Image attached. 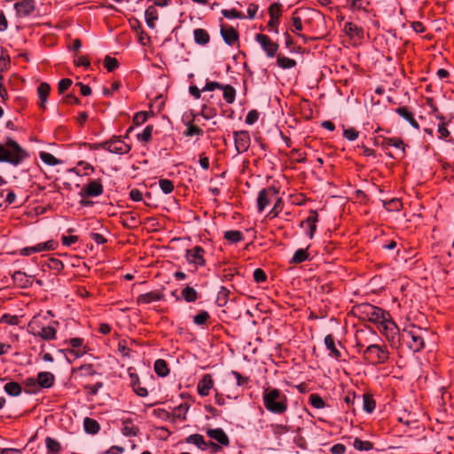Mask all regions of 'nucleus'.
I'll list each match as a JSON object with an SVG mask.
<instances>
[{"mask_svg":"<svg viewBox=\"0 0 454 454\" xmlns=\"http://www.w3.org/2000/svg\"><path fill=\"white\" fill-rule=\"evenodd\" d=\"M29 158L28 151L12 137H8L4 143L0 142V163L17 167Z\"/></svg>","mask_w":454,"mask_h":454,"instance_id":"nucleus-1","label":"nucleus"},{"mask_svg":"<svg viewBox=\"0 0 454 454\" xmlns=\"http://www.w3.org/2000/svg\"><path fill=\"white\" fill-rule=\"evenodd\" d=\"M427 333L426 328L419 327L414 324L404 327L399 335V338H401L399 349L405 347L412 353L422 351L425 348V334Z\"/></svg>","mask_w":454,"mask_h":454,"instance_id":"nucleus-2","label":"nucleus"},{"mask_svg":"<svg viewBox=\"0 0 454 454\" xmlns=\"http://www.w3.org/2000/svg\"><path fill=\"white\" fill-rule=\"evenodd\" d=\"M262 402L265 409L273 413L282 415L288 409V399L285 393L277 387H263Z\"/></svg>","mask_w":454,"mask_h":454,"instance_id":"nucleus-3","label":"nucleus"},{"mask_svg":"<svg viewBox=\"0 0 454 454\" xmlns=\"http://www.w3.org/2000/svg\"><path fill=\"white\" fill-rule=\"evenodd\" d=\"M47 317L37 314L32 317L27 325V332L35 337L44 340H52L56 339L57 329L52 325H48Z\"/></svg>","mask_w":454,"mask_h":454,"instance_id":"nucleus-4","label":"nucleus"},{"mask_svg":"<svg viewBox=\"0 0 454 454\" xmlns=\"http://www.w3.org/2000/svg\"><path fill=\"white\" fill-rule=\"evenodd\" d=\"M355 309L360 318L377 325L378 326L387 318H390L389 311L370 303L364 302L358 304L355 307Z\"/></svg>","mask_w":454,"mask_h":454,"instance_id":"nucleus-5","label":"nucleus"},{"mask_svg":"<svg viewBox=\"0 0 454 454\" xmlns=\"http://www.w3.org/2000/svg\"><path fill=\"white\" fill-rule=\"evenodd\" d=\"M363 359L368 364H383L389 359V352L386 345L372 344L363 351Z\"/></svg>","mask_w":454,"mask_h":454,"instance_id":"nucleus-6","label":"nucleus"},{"mask_svg":"<svg viewBox=\"0 0 454 454\" xmlns=\"http://www.w3.org/2000/svg\"><path fill=\"white\" fill-rule=\"evenodd\" d=\"M378 327L381 333L387 338L390 346L393 348L399 349L401 341L399 335L401 331L394 322L392 317L390 316V318H387L385 322H382V324H380Z\"/></svg>","mask_w":454,"mask_h":454,"instance_id":"nucleus-7","label":"nucleus"},{"mask_svg":"<svg viewBox=\"0 0 454 454\" xmlns=\"http://www.w3.org/2000/svg\"><path fill=\"white\" fill-rule=\"evenodd\" d=\"M270 20L267 23V29L275 34L278 33V26L283 14V4L279 2H274L268 7Z\"/></svg>","mask_w":454,"mask_h":454,"instance_id":"nucleus-8","label":"nucleus"},{"mask_svg":"<svg viewBox=\"0 0 454 454\" xmlns=\"http://www.w3.org/2000/svg\"><path fill=\"white\" fill-rule=\"evenodd\" d=\"M255 41L261 45L268 58H274L278 55L279 45L277 42L272 41L269 35L261 33L256 34Z\"/></svg>","mask_w":454,"mask_h":454,"instance_id":"nucleus-9","label":"nucleus"},{"mask_svg":"<svg viewBox=\"0 0 454 454\" xmlns=\"http://www.w3.org/2000/svg\"><path fill=\"white\" fill-rule=\"evenodd\" d=\"M65 343H68L71 346V348H62L59 349V352L63 354H72L76 358L82 357L87 353V346L84 345V340L82 338H71L65 340Z\"/></svg>","mask_w":454,"mask_h":454,"instance_id":"nucleus-10","label":"nucleus"},{"mask_svg":"<svg viewBox=\"0 0 454 454\" xmlns=\"http://www.w3.org/2000/svg\"><path fill=\"white\" fill-rule=\"evenodd\" d=\"M324 343L326 349L329 351V356L336 361L342 360V354L340 348L346 349L345 346L340 341H336L333 334H327L324 339Z\"/></svg>","mask_w":454,"mask_h":454,"instance_id":"nucleus-11","label":"nucleus"},{"mask_svg":"<svg viewBox=\"0 0 454 454\" xmlns=\"http://www.w3.org/2000/svg\"><path fill=\"white\" fill-rule=\"evenodd\" d=\"M104 186L101 179H90L89 182L82 187L79 195L82 198L98 197L103 194Z\"/></svg>","mask_w":454,"mask_h":454,"instance_id":"nucleus-12","label":"nucleus"},{"mask_svg":"<svg viewBox=\"0 0 454 454\" xmlns=\"http://www.w3.org/2000/svg\"><path fill=\"white\" fill-rule=\"evenodd\" d=\"M205 249L200 246H195L191 249H187L185 252V259L186 261L196 266V269L199 267L206 266V260L204 258Z\"/></svg>","mask_w":454,"mask_h":454,"instance_id":"nucleus-13","label":"nucleus"},{"mask_svg":"<svg viewBox=\"0 0 454 454\" xmlns=\"http://www.w3.org/2000/svg\"><path fill=\"white\" fill-rule=\"evenodd\" d=\"M279 193V189L274 185L268 188H263L259 192L257 198V209L261 213L270 202V197L276 196Z\"/></svg>","mask_w":454,"mask_h":454,"instance_id":"nucleus-14","label":"nucleus"},{"mask_svg":"<svg viewBox=\"0 0 454 454\" xmlns=\"http://www.w3.org/2000/svg\"><path fill=\"white\" fill-rule=\"evenodd\" d=\"M233 137L237 153L247 152L251 144L249 132L247 130L234 131Z\"/></svg>","mask_w":454,"mask_h":454,"instance_id":"nucleus-15","label":"nucleus"},{"mask_svg":"<svg viewBox=\"0 0 454 454\" xmlns=\"http://www.w3.org/2000/svg\"><path fill=\"white\" fill-rule=\"evenodd\" d=\"M220 35L227 45L234 46L237 43L239 44V33L232 26L221 25Z\"/></svg>","mask_w":454,"mask_h":454,"instance_id":"nucleus-16","label":"nucleus"},{"mask_svg":"<svg viewBox=\"0 0 454 454\" xmlns=\"http://www.w3.org/2000/svg\"><path fill=\"white\" fill-rule=\"evenodd\" d=\"M14 10L18 17H27L35 10V0H22L14 4Z\"/></svg>","mask_w":454,"mask_h":454,"instance_id":"nucleus-17","label":"nucleus"},{"mask_svg":"<svg viewBox=\"0 0 454 454\" xmlns=\"http://www.w3.org/2000/svg\"><path fill=\"white\" fill-rule=\"evenodd\" d=\"M128 373L130 378V387L133 391L141 397H145L148 395V391L145 387L140 386V380L138 375L135 372L133 367H129Z\"/></svg>","mask_w":454,"mask_h":454,"instance_id":"nucleus-18","label":"nucleus"},{"mask_svg":"<svg viewBox=\"0 0 454 454\" xmlns=\"http://www.w3.org/2000/svg\"><path fill=\"white\" fill-rule=\"evenodd\" d=\"M214 387V380L210 374H204L199 380L197 390L200 396H207L210 389Z\"/></svg>","mask_w":454,"mask_h":454,"instance_id":"nucleus-19","label":"nucleus"},{"mask_svg":"<svg viewBox=\"0 0 454 454\" xmlns=\"http://www.w3.org/2000/svg\"><path fill=\"white\" fill-rule=\"evenodd\" d=\"M164 299V294L162 292L159 290L151 291L146 294H142L137 297V303L138 305L141 304H149L153 301H158Z\"/></svg>","mask_w":454,"mask_h":454,"instance_id":"nucleus-20","label":"nucleus"},{"mask_svg":"<svg viewBox=\"0 0 454 454\" xmlns=\"http://www.w3.org/2000/svg\"><path fill=\"white\" fill-rule=\"evenodd\" d=\"M51 92V86L48 82H43L37 87V94L39 98V108L43 111L46 110V102Z\"/></svg>","mask_w":454,"mask_h":454,"instance_id":"nucleus-21","label":"nucleus"},{"mask_svg":"<svg viewBox=\"0 0 454 454\" xmlns=\"http://www.w3.org/2000/svg\"><path fill=\"white\" fill-rule=\"evenodd\" d=\"M207 434L223 446L230 445V439L222 428H209L207 430Z\"/></svg>","mask_w":454,"mask_h":454,"instance_id":"nucleus-22","label":"nucleus"},{"mask_svg":"<svg viewBox=\"0 0 454 454\" xmlns=\"http://www.w3.org/2000/svg\"><path fill=\"white\" fill-rule=\"evenodd\" d=\"M309 216L301 222V225L305 223L309 227V231L307 232L309 239H312L317 231V223L318 222V214L316 210H309Z\"/></svg>","mask_w":454,"mask_h":454,"instance_id":"nucleus-23","label":"nucleus"},{"mask_svg":"<svg viewBox=\"0 0 454 454\" xmlns=\"http://www.w3.org/2000/svg\"><path fill=\"white\" fill-rule=\"evenodd\" d=\"M121 137L113 136L112 153L126 154L130 152L131 145L125 144Z\"/></svg>","mask_w":454,"mask_h":454,"instance_id":"nucleus-24","label":"nucleus"},{"mask_svg":"<svg viewBox=\"0 0 454 454\" xmlns=\"http://www.w3.org/2000/svg\"><path fill=\"white\" fill-rule=\"evenodd\" d=\"M344 31L350 38L363 39L364 36V28L353 22H346Z\"/></svg>","mask_w":454,"mask_h":454,"instance_id":"nucleus-25","label":"nucleus"},{"mask_svg":"<svg viewBox=\"0 0 454 454\" xmlns=\"http://www.w3.org/2000/svg\"><path fill=\"white\" fill-rule=\"evenodd\" d=\"M37 383L42 388H50L54 385L55 376L50 372H41L37 374Z\"/></svg>","mask_w":454,"mask_h":454,"instance_id":"nucleus-26","label":"nucleus"},{"mask_svg":"<svg viewBox=\"0 0 454 454\" xmlns=\"http://www.w3.org/2000/svg\"><path fill=\"white\" fill-rule=\"evenodd\" d=\"M12 278L13 283L20 288H27L32 286V281L29 277L23 271L16 270Z\"/></svg>","mask_w":454,"mask_h":454,"instance_id":"nucleus-27","label":"nucleus"},{"mask_svg":"<svg viewBox=\"0 0 454 454\" xmlns=\"http://www.w3.org/2000/svg\"><path fill=\"white\" fill-rule=\"evenodd\" d=\"M395 113L398 114L402 118L407 121L410 125L417 129H419V124L414 118L412 112L409 110L407 106H399L395 109Z\"/></svg>","mask_w":454,"mask_h":454,"instance_id":"nucleus-28","label":"nucleus"},{"mask_svg":"<svg viewBox=\"0 0 454 454\" xmlns=\"http://www.w3.org/2000/svg\"><path fill=\"white\" fill-rule=\"evenodd\" d=\"M185 126V129L184 131V136L186 137H201L204 134L203 129L199 127L197 124L193 123L192 121H184V122Z\"/></svg>","mask_w":454,"mask_h":454,"instance_id":"nucleus-29","label":"nucleus"},{"mask_svg":"<svg viewBox=\"0 0 454 454\" xmlns=\"http://www.w3.org/2000/svg\"><path fill=\"white\" fill-rule=\"evenodd\" d=\"M185 442L194 444L200 450H207V442L202 434H192L185 438Z\"/></svg>","mask_w":454,"mask_h":454,"instance_id":"nucleus-30","label":"nucleus"},{"mask_svg":"<svg viewBox=\"0 0 454 454\" xmlns=\"http://www.w3.org/2000/svg\"><path fill=\"white\" fill-rule=\"evenodd\" d=\"M194 42L199 45H206L210 41L208 32L204 28H196L193 31Z\"/></svg>","mask_w":454,"mask_h":454,"instance_id":"nucleus-31","label":"nucleus"},{"mask_svg":"<svg viewBox=\"0 0 454 454\" xmlns=\"http://www.w3.org/2000/svg\"><path fill=\"white\" fill-rule=\"evenodd\" d=\"M121 433L125 436H137L139 433V428L134 426L132 419L129 418L123 420Z\"/></svg>","mask_w":454,"mask_h":454,"instance_id":"nucleus-32","label":"nucleus"},{"mask_svg":"<svg viewBox=\"0 0 454 454\" xmlns=\"http://www.w3.org/2000/svg\"><path fill=\"white\" fill-rule=\"evenodd\" d=\"M363 399V409L367 413H372L376 408V402L373 395L370 392L364 393L362 396Z\"/></svg>","mask_w":454,"mask_h":454,"instance_id":"nucleus-33","label":"nucleus"},{"mask_svg":"<svg viewBox=\"0 0 454 454\" xmlns=\"http://www.w3.org/2000/svg\"><path fill=\"white\" fill-rule=\"evenodd\" d=\"M223 238L230 243V244H237L242 240H244V234L240 231L237 230H230L226 231L223 234Z\"/></svg>","mask_w":454,"mask_h":454,"instance_id":"nucleus-34","label":"nucleus"},{"mask_svg":"<svg viewBox=\"0 0 454 454\" xmlns=\"http://www.w3.org/2000/svg\"><path fill=\"white\" fill-rule=\"evenodd\" d=\"M181 298L186 302H194L198 300L199 294L193 287L186 286L181 291Z\"/></svg>","mask_w":454,"mask_h":454,"instance_id":"nucleus-35","label":"nucleus"},{"mask_svg":"<svg viewBox=\"0 0 454 454\" xmlns=\"http://www.w3.org/2000/svg\"><path fill=\"white\" fill-rule=\"evenodd\" d=\"M145 22L150 28L155 27V20H158V12L154 6H148L145 12Z\"/></svg>","mask_w":454,"mask_h":454,"instance_id":"nucleus-36","label":"nucleus"},{"mask_svg":"<svg viewBox=\"0 0 454 454\" xmlns=\"http://www.w3.org/2000/svg\"><path fill=\"white\" fill-rule=\"evenodd\" d=\"M276 57L277 65L282 69H291L295 67L297 65L295 59L283 56L282 54H278Z\"/></svg>","mask_w":454,"mask_h":454,"instance_id":"nucleus-37","label":"nucleus"},{"mask_svg":"<svg viewBox=\"0 0 454 454\" xmlns=\"http://www.w3.org/2000/svg\"><path fill=\"white\" fill-rule=\"evenodd\" d=\"M43 257H46V255H43ZM43 265L48 266L52 270H55L56 273L61 272L64 269V263L59 259L55 257L47 256Z\"/></svg>","mask_w":454,"mask_h":454,"instance_id":"nucleus-38","label":"nucleus"},{"mask_svg":"<svg viewBox=\"0 0 454 454\" xmlns=\"http://www.w3.org/2000/svg\"><path fill=\"white\" fill-rule=\"evenodd\" d=\"M84 430L88 434H97L100 430L99 423L91 418L86 417L83 421Z\"/></svg>","mask_w":454,"mask_h":454,"instance_id":"nucleus-39","label":"nucleus"},{"mask_svg":"<svg viewBox=\"0 0 454 454\" xmlns=\"http://www.w3.org/2000/svg\"><path fill=\"white\" fill-rule=\"evenodd\" d=\"M223 98L227 104H232L236 98V90L231 84L223 85Z\"/></svg>","mask_w":454,"mask_h":454,"instance_id":"nucleus-40","label":"nucleus"},{"mask_svg":"<svg viewBox=\"0 0 454 454\" xmlns=\"http://www.w3.org/2000/svg\"><path fill=\"white\" fill-rule=\"evenodd\" d=\"M353 447L359 451H369L374 448V444L371 441H364L356 437L352 443Z\"/></svg>","mask_w":454,"mask_h":454,"instance_id":"nucleus-41","label":"nucleus"},{"mask_svg":"<svg viewBox=\"0 0 454 454\" xmlns=\"http://www.w3.org/2000/svg\"><path fill=\"white\" fill-rule=\"evenodd\" d=\"M4 389L5 393L11 396H18L22 392L21 385L16 381L7 382L4 385Z\"/></svg>","mask_w":454,"mask_h":454,"instance_id":"nucleus-42","label":"nucleus"},{"mask_svg":"<svg viewBox=\"0 0 454 454\" xmlns=\"http://www.w3.org/2000/svg\"><path fill=\"white\" fill-rule=\"evenodd\" d=\"M193 323L200 326L208 325L210 324V315L207 310H200L193 316Z\"/></svg>","mask_w":454,"mask_h":454,"instance_id":"nucleus-43","label":"nucleus"},{"mask_svg":"<svg viewBox=\"0 0 454 454\" xmlns=\"http://www.w3.org/2000/svg\"><path fill=\"white\" fill-rule=\"evenodd\" d=\"M45 444L48 454H59L62 450L60 443L50 436L46 437Z\"/></svg>","mask_w":454,"mask_h":454,"instance_id":"nucleus-44","label":"nucleus"},{"mask_svg":"<svg viewBox=\"0 0 454 454\" xmlns=\"http://www.w3.org/2000/svg\"><path fill=\"white\" fill-rule=\"evenodd\" d=\"M154 372L160 377H166L169 373L167 362L164 359H157L154 363Z\"/></svg>","mask_w":454,"mask_h":454,"instance_id":"nucleus-45","label":"nucleus"},{"mask_svg":"<svg viewBox=\"0 0 454 454\" xmlns=\"http://www.w3.org/2000/svg\"><path fill=\"white\" fill-rule=\"evenodd\" d=\"M437 132H438L439 139L443 140L448 143L454 142V139L450 136V132L448 129V125H444V123H438Z\"/></svg>","mask_w":454,"mask_h":454,"instance_id":"nucleus-46","label":"nucleus"},{"mask_svg":"<svg viewBox=\"0 0 454 454\" xmlns=\"http://www.w3.org/2000/svg\"><path fill=\"white\" fill-rule=\"evenodd\" d=\"M308 249L300 248L295 251L292 259L290 260V263L293 264H300L309 259Z\"/></svg>","mask_w":454,"mask_h":454,"instance_id":"nucleus-47","label":"nucleus"},{"mask_svg":"<svg viewBox=\"0 0 454 454\" xmlns=\"http://www.w3.org/2000/svg\"><path fill=\"white\" fill-rule=\"evenodd\" d=\"M285 44L286 47L289 50L291 53H301L302 51V48L301 46L296 45L295 42L294 41L293 37L289 34L288 31H286L285 34Z\"/></svg>","mask_w":454,"mask_h":454,"instance_id":"nucleus-48","label":"nucleus"},{"mask_svg":"<svg viewBox=\"0 0 454 454\" xmlns=\"http://www.w3.org/2000/svg\"><path fill=\"white\" fill-rule=\"evenodd\" d=\"M23 384L25 385V392L27 394H35L39 390L37 380L33 377L27 378Z\"/></svg>","mask_w":454,"mask_h":454,"instance_id":"nucleus-49","label":"nucleus"},{"mask_svg":"<svg viewBox=\"0 0 454 454\" xmlns=\"http://www.w3.org/2000/svg\"><path fill=\"white\" fill-rule=\"evenodd\" d=\"M40 159L43 163L49 166H56L62 163V160L57 159L54 155L47 152H41Z\"/></svg>","mask_w":454,"mask_h":454,"instance_id":"nucleus-50","label":"nucleus"},{"mask_svg":"<svg viewBox=\"0 0 454 454\" xmlns=\"http://www.w3.org/2000/svg\"><path fill=\"white\" fill-rule=\"evenodd\" d=\"M221 13L224 18H226L228 20H232V19L244 20L247 18V16L243 12H241L234 8L230 9V10L223 9L221 11Z\"/></svg>","mask_w":454,"mask_h":454,"instance_id":"nucleus-51","label":"nucleus"},{"mask_svg":"<svg viewBox=\"0 0 454 454\" xmlns=\"http://www.w3.org/2000/svg\"><path fill=\"white\" fill-rule=\"evenodd\" d=\"M153 126L152 124L147 125L141 133L137 135V138L142 143H149L152 140V134Z\"/></svg>","mask_w":454,"mask_h":454,"instance_id":"nucleus-52","label":"nucleus"},{"mask_svg":"<svg viewBox=\"0 0 454 454\" xmlns=\"http://www.w3.org/2000/svg\"><path fill=\"white\" fill-rule=\"evenodd\" d=\"M149 115H153V112L140 111L135 114L132 119V123L135 126H139L145 122L149 117Z\"/></svg>","mask_w":454,"mask_h":454,"instance_id":"nucleus-53","label":"nucleus"},{"mask_svg":"<svg viewBox=\"0 0 454 454\" xmlns=\"http://www.w3.org/2000/svg\"><path fill=\"white\" fill-rule=\"evenodd\" d=\"M309 403L316 409H323L326 406L325 402L318 394L309 395Z\"/></svg>","mask_w":454,"mask_h":454,"instance_id":"nucleus-54","label":"nucleus"},{"mask_svg":"<svg viewBox=\"0 0 454 454\" xmlns=\"http://www.w3.org/2000/svg\"><path fill=\"white\" fill-rule=\"evenodd\" d=\"M200 116L205 120H210L217 115V110L214 106L204 104L200 112Z\"/></svg>","mask_w":454,"mask_h":454,"instance_id":"nucleus-55","label":"nucleus"},{"mask_svg":"<svg viewBox=\"0 0 454 454\" xmlns=\"http://www.w3.org/2000/svg\"><path fill=\"white\" fill-rule=\"evenodd\" d=\"M104 67L108 72H114L119 67V61L116 58L106 55L104 59Z\"/></svg>","mask_w":454,"mask_h":454,"instance_id":"nucleus-56","label":"nucleus"},{"mask_svg":"<svg viewBox=\"0 0 454 454\" xmlns=\"http://www.w3.org/2000/svg\"><path fill=\"white\" fill-rule=\"evenodd\" d=\"M230 290L225 286H221L220 291L217 294V303L219 306H224L226 305L229 296H230Z\"/></svg>","mask_w":454,"mask_h":454,"instance_id":"nucleus-57","label":"nucleus"},{"mask_svg":"<svg viewBox=\"0 0 454 454\" xmlns=\"http://www.w3.org/2000/svg\"><path fill=\"white\" fill-rule=\"evenodd\" d=\"M136 22L137 23V27L139 29V31L137 32L138 42L142 45L146 46L148 43H150L151 38L148 35V34L143 29L139 20H136Z\"/></svg>","mask_w":454,"mask_h":454,"instance_id":"nucleus-58","label":"nucleus"},{"mask_svg":"<svg viewBox=\"0 0 454 454\" xmlns=\"http://www.w3.org/2000/svg\"><path fill=\"white\" fill-rule=\"evenodd\" d=\"M346 6L352 12H368L366 7L363 6V0H346Z\"/></svg>","mask_w":454,"mask_h":454,"instance_id":"nucleus-59","label":"nucleus"},{"mask_svg":"<svg viewBox=\"0 0 454 454\" xmlns=\"http://www.w3.org/2000/svg\"><path fill=\"white\" fill-rule=\"evenodd\" d=\"M159 185H160V190L165 194L171 193L175 189L174 182L169 179H164V178L160 179Z\"/></svg>","mask_w":454,"mask_h":454,"instance_id":"nucleus-60","label":"nucleus"},{"mask_svg":"<svg viewBox=\"0 0 454 454\" xmlns=\"http://www.w3.org/2000/svg\"><path fill=\"white\" fill-rule=\"evenodd\" d=\"M36 246L37 253L43 251L55 250L58 247V242L54 240H49L43 243H39Z\"/></svg>","mask_w":454,"mask_h":454,"instance_id":"nucleus-61","label":"nucleus"},{"mask_svg":"<svg viewBox=\"0 0 454 454\" xmlns=\"http://www.w3.org/2000/svg\"><path fill=\"white\" fill-rule=\"evenodd\" d=\"M11 67V59L2 49V54L0 56V73L6 72Z\"/></svg>","mask_w":454,"mask_h":454,"instance_id":"nucleus-62","label":"nucleus"},{"mask_svg":"<svg viewBox=\"0 0 454 454\" xmlns=\"http://www.w3.org/2000/svg\"><path fill=\"white\" fill-rule=\"evenodd\" d=\"M104 386L103 382L98 381L95 384H87L83 386V388L87 391L89 395L94 396L98 394V390Z\"/></svg>","mask_w":454,"mask_h":454,"instance_id":"nucleus-63","label":"nucleus"},{"mask_svg":"<svg viewBox=\"0 0 454 454\" xmlns=\"http://www.w3.org/2000/svg\"><path fill=\"white\" fill-rule=\"evenodd\" d=\"M14 104L18 112L22 113L27 108V99L26 97L18 96L14 98Z\"/></svg>","mask_w":454,"mask_h":454,"instance_id":"nucleus-64","label":"nucleus"}]
</instances>
